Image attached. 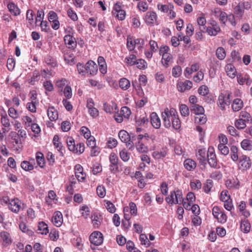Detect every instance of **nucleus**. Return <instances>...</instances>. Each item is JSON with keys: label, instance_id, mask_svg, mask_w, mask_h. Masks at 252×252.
Wrapping results in <instances>:
<instances>
[{"label": "nucleus", "instance_id": "obj_21", "mask_svg": "<svg viewBox=\"0 0 252 252\" xmlns=\"http://www.w3.org/2000/svg\"><path fill=\"white\" fill-rule=\"evenodd\" d=\"M53 142L55 147L60 152V155L63 156L64 149L63 148L62 143L59 142V137L58 135H55L53 138Z\"/></svg>", "mask_w": 252, "mask_h": 252}, {"label": "nucleus", "instance_id": "obj_49", "mask_svg": "<svg viewBox=\"0 0 252 252\" xmlns=\"http://www.w3.org/2000/svg\"><path fill=\"white\" fill-rule=\"evenodd\" d=\"M19 228L23 232L27 233L29 235L33 234V231L29 229L28 226L23 222L20 223Z\"/></svg>", "mask_w": 252, "mask_h": 252}, {"label": "nucleus", "instance_id": "obj_46", "mask_svg": "<svg viewBox=\"0 0 252 252\" xmlns=\"http://www.w3.org/2000/svg\"><path fill=\"white\" fill-rule=\"evenodd\" d=\"M135 65L139 69L144 70L147 67V63L144 60L141 59H137Z\"/></svg>", "mask_w": 252, "mask_h": 252}, {"label": "nucleus", "instance_id": "obj_27", "mask_svg": "<svg viewBox=\"0 0 252 252\" xmlns=\"http://www.w3.org/2000/svg\"><path fill=\"white\" fill-rule=\"evenodd\" d=\"M227 75L230 77L233 78L236 76V70L233 65L231 63L227 64L225 67Z\"/></svg>", "mask_w": 252, "mask_h": 252}, {"label": "nucleus", "instance_id": "obj_54", "mask_svg": "<svg viewBox=\"0 0 252 252\" xmlns=\"http://www.w3.org/2000/svg\"><path fill=\"white\" fill-rule=\"evenodd\" d=\"M139 239L142 245L145 246L146 247H148L150 246L151 243L148 240L146 234H141L140 235Z\"/></svg>", "mask_w": 252, "mask_h": 252}, {"label": "nucleus", "instance_id": "obj_39", "mask_svg": "<svg viewBox=\"0 0 252 252\" xmlns=\"http://www.w3.org/2000/svg\"><path fill=\"white\" fill-rule=\"evenodd\" d=\"M37 230L42 234H46L49 232L47 224L43 221L38 223Z\"/></svg>", "mask_w": 252, "mask_h": 252}, {"label": "nucleus", "instance_id": "obj_33", "mask_svg": "<svg viewBox=\"0 0 252 252\" xmlns=\"http://www.w3.org/2000/svg\"><path fill=\"white\" fill-rule=\"evenodd\" d=\"M135 146L137 151L140 153H147L148 151V147L142 141L136 142L135 144Z\"/></svg>", "mask_w": 252, "mask_h": 252}, {"label": "nucleus", "instance_id": "obj_14", "mask_svg": "<svg viewBox=\"0 0 252 252\" xmlns=\"http://www.w3.org/2000/svg\"><path fill=\"white\" fill-rule=\"evenodd\" d=\"M208 162L210 166L216 167L217 165V161L216 155L214 152L213 148H209L208 151Z\"/></svg>", "mask_w": 252, "mask_h": 252}, {"label": "nucleus", "instance_id": "obj_29", "mask_svg": "<svg viewBox=\"0 0 252 252\" xmlns=\"http://www.w3.org/2000/svg\"><path fill=\"white\" fill-rule=\"evenodd\" d=\"M21 120L26 128L31 127L33 123L34 122L31 117L27 115L23 116Z\"/></svg>", "mask_w": 252, "mask_h": 252}, {"label": "nucleus", "instance_id": "obj_35", "mask_svg": "<svg viewBox=\"0 0 252 252\" xmlns=\"http://www.w3.org/2000/svg\"><path fill=\"white\" fill-rule=\"evenodd\" d=\"M120 87L123 90H127L130 86V81L126 78H123L119 81Z\"/></svg>", "mask_w": 252, "mask_h": 252}, {"label": "nucleus", "instance_id": "obj_4", "mask_svg": "<svg viewBox=\"0 0 252 252\" xmlns=\"http://www.w3.org/2000/svg\"><path fill=\"white\" fill-rule=\"evenodd\" d=\"M214 217L217 219L219 222L224 223L226 221L227 216L218 206H214L212 210Z\"/></svg>", "mask_w": 252, "mask_h": 252}, {"label": "nucleus", "instance_id": "obj_41", "mask_svg": "<svg viewBox=\"0 0 252 252\" xmlns=\"http://www.w3.org/2000/svg\"><path fill=\"white\" fill-rule=\"evenodd\" d=\"M242 148L245 150L251 151L252 150V144L250 140L245 139L241 142Z\"/></svg>", "mask_w": 252, "mask_h": 252}, {"label": "nucleus", "instance_id": "obj_9", "mask_svg": "<svg viewBox=\"0 0 252 252\" xmlns=\"http://www.w3.org/2000/svg\"><path fill=\"white\" fill-rule=\"evenodd\" d=\"M211 26L207 27L206 32L211 36H216L220 31V28L216 21L213 20L210 22Z\"/></svg>", "mask_w": 252, "mask_h": 252}, {"label": "nucleus", "instance_id": "obj_10", "mask_svg": "<svg viewBox=\"0 0 252 252\" xmlns=\"http://www.w3.org/2000/svg\"><path fill=\"white\" fill-rule=\"evenodd\" d=\"M168 151L167 148L162 147L155 150L152 153V156L156 160L162 159L167 155Z\"/></svg>", "mask_w": 252, "mask_h": 252}, {"label": "nucleus", "instance_id": "obj_6", "mask_svg": "<svg viewBox=\"0 0 252 252\" xmlns=\"http://www.w3.org/2000/svg\"><path fill=\"white\" fill-rule=\"evenodd\" d=\"M86 74H89L94 76L96 75L98 71V67L97 64L94 61L90 60L87 62L85 64Z\"/></svg>", "mask_w": 252, "mask_h": 252}, {"label": "nucleus", "instance_id": "obj_36", "mask_svg": "<svg viewBox=\"0 0 252 252\" xmlns=\"http://www.w3.org/2000/svg\"><path fill=\"white\" fill-rule=\"evenodd\" d=\"M137 59L135 55L131 54L125 58V62L127 65L132 66L136 64Z\"/></svg>", "mask_w": 252, "mask_h": 252}, {"label": "nucleus", "instance_id": "obj_1", "mask_svg": "<svg viewBox=\"0 0 252 252\" xmlns=\"http://www.w3.org/2000/svg\"><path fill=\"white\" fill-rule=\"evenodd\" d=\"M161 116L163 125L166 128H169L172 126L177 130L181 127V123L178 112L174 108H165L161 112Z\"/></svg>", "mask_w": 252, "mask_h": 252}, {"label": "nucleus", "instance_id": "obj_34", "mask_svg": "<svg viewBox=\"0 0 252 252\" xmlns=\"http://www.w3.org/2000/svg\"><path fill=\"white\" fill-rule=\"evenodd\" d=\"M240 228L242 231L244 233H248L251 229V225L249 221L246 219L242 220Z\"/></svg>", "mask_w": 252, "mask_h": 252}, {"label": "nucleus", "instance_id": "obj_60", "mask_svg": "<svg viewBox=\"0 0 252 252\" xmlns=\"http://www.w3.org/2000/svg\"><path fill=\"white\" fill-rule=\"evenodd\" d=\"M198 92L199 94L203 96H205L209 94V90L207 86L202 85L198 88Z\"/></svg>", "mask_w": 252, "mask_h": 252}, {"label": "nucleus", "instance_id": "obj_16", "mask_svg": "<svg viewBox=\"0 0 252 252\" xmlns=\"http://www.w3.org/2000/svg\"><path fill=\"white\" fill-rule=\"evenodd\" d=\"M157 14L153 11H149L146 13L145 20L146 23L149 25H153L157 22Z\"/></svg>", "mask_w": 252, "mask_h": 252}, {"label": "nucleus", "instance_id": "obj_40", "mask_svg": "<svg viewBox=\"0 0 252 252\" xmlns=\"http://www.w3.org/2000/svg\"><path fill=\"white\" fill-rule=\"evenodd\" d=\"M36 159L37 164L41 167H44L45 165V159L43 155L41 152H37L36 154Z\"/></svg>", "mask_w": 252, "mask_h": 252}, {"label": "nucleus", "instance_id": "obj_56", "mask_svg": "<svg viewBox=\"0 0 252 252\" xmlns=\"http://www.w3.org/2000/svg\"><path fill=\"white\" fill-rule=\"evenodd\" d=\"M206 121L207 119L204 113L197 115L195 117V122L197 124H203L206 123Z\"/></svg>", "mask_w": 252, "mask_h": 252}, {"label": "nucleus", "instance_id": "obj_13", "mask_svg": "<svg viewBox=\"0 0 252 252\" xmlns=\"http://www.w3.org/2000/svg\"><path fill=\"white\" fill-rule=\"evenodd\" d=\"M118 158L117 156L114 153H111L109 156V161L111 163L110 165V169L112 172H115L118 170Z\"/></svg>", "mask_w": 252, "mask_h": 252}, {"label": "nucleus", "instance_id": "obj_37", "mask_svg": "<svg viewBox=\"0 0 252 252\" xmlns=\"http://www.w3.org/2000/svg\"><path fill=\"white\" fill-rule=\"evenodd\" d=\"M8 9L11 13L15 16L20 14V11L18 7L13 3H9L7 5Z\"/></svg>", "mask_w": 252, "mask_h": 252}, {"label": "nucleus", "instance_id": "obj_15", "mask_svg": "<svg viewBox=\"0 0 252 252\" xmlns=\"http://www.w3.org/2000/svg\"><path fill=\"white\" fill-rule=\"evenodd\" d=\"M64 41L68 48L74 49L77 45L76 39L73 36L65 35L64 37Z\"/></svg>", "mask_w": 252, "mask_h": 252}, {"label": "nucleus", "instance_id": "obj_55", "mask_svg": "<svg viewBox=\"0 0 252 252\" xmlns=\"http://www.w3.org/2000/svg\"><path fill=\"white\" fill-rule=\"evenodd\" d=\"M180 111L182 116L186 117L189 115V109L188 107L185 104L180 105Z\"/></svg>", "mask_w": 252, "mask_h": 252}, {"label": "nucleus", "instance_id": "obj_22", "mask_svg": "<svg viewBox=\"0 0 252 252\" xmlns=\"http://www.w3.org/2000/svg\"><path fill=\"white\" fill-rule=\"evenodd\" d=\"M172 62V56L171 54H166L162 56L161 63L164 67H168Z\"/></svg>", "mask_w": 252, "mask_h": 252}, {"label": "nucleus", "instance_id": "obj_43", "mask_svg": "<svg viewBox=\"0 0 252 252\" xmlns=\"http://www.w3.org/2000/svg\"><path fill=\"white\" fill-rule=\"evenodd\" d=\"M92 219L93 226L95 228L98 227L101 222V217L94 214L92 216Z\"/></svg>", "mask_w": 252, "mask_h": 252}, {"label": "nucleus", "instance_id": "obj_62", "mask_svg": "<svg viewBox=\"0 0 252 252\" xmlns=\"http://www.w3.org/2000/svg\"><path fill=\"white\" fill-rule=\"evenodd\" d=\"M77 69L78 72L79 74L82 76L86 75V67L85 64H83L82 63H78L77 64Z\"/></svg>", "mask_w": 252, "mask_h": 252}, {"label": "nucleus", "instance_id": "obj_50", "mask_svg": "<svg viewBox=\"0 0 252 252\" xmlns=\"http://www.w3.org/2000/svg\"><path fill=\"white\" fill-rule=\"evenodd\" d=\"M66 143L68 148L70 151L72 152L75 150V144L74 140L71 137H69L66 139Z\"/></svg>", "mask_w": 252, "mask_h": 252}, {"label": "nucleus", "instance_id": "obj_51", "mask_svg": "<svg viewBox=\"0 0 252 252\" xmlns=\"http://www.w3.org/2000/svg\"><path fill=\"white\" fill-rule=\"evenodd\" d=\"M216 56L219 60L224 59L226 56L224 49L222 47H219L216 50Z\"/></svg>", "mask_w": 252, "mask_h": 252}, {"label": "nucleus", "instance_id": "obj_61", "mask_svg": "<svg viewBox=\"0 0 252 252\" xmlns=\"http://www.w3.org/2000/svg\"><path fill=\"white\" fill-rule=\"evenodd\" d=\"M36 101H32V102H29L27 104V108L29 111L32 113H35L36 111Z\"/></svg>", "mask_w": 252, "mask_h": 252}, {"label": "nucleus", "instance_id": "obj_25", "mask_svg": "<svg viewBox=\"0 0 252 252\" xmlns=\"http://www.w3.org/2000/svg\"><path fill=\"white\" fill-rule=\"evenodd\" d=\"M0 122L2 126L4 127L3 128H5L9 130H10L11 126L10 120L6 114L1 115Z\"/></svg>", "mask_w": 252, "mask_h": 252}, {"label": "nucleus", "instance_id": "obj_23", "mask_svg": "<svg viewBox=\"0 0 252 252\" xmlns=\"http://www.w3.org/2000/svg\"><path fill=\"white\" fill-rule=\"evenodd\" d=\"M47 115L51 121H55L58 118V112L54 107H49L47 110Z\"/></svg>", "mask_w": 252, "mask_h": 252}, {"label": "nucleus", "instance_id": "obj_24", "mask_svg": "<svg viewBox=\"0 0 252 252\" xmlns=\"http://www.w3.org/2000/svg\"><path fill=\"white\" fill-rule=\"evenodd\" d=\"M206 150L205 149H199L196 154V157L202 164H206Z\"/></svg>", "mask_w": 252, "mask_h": 252}, {"label": "nucleus", "instance_id": "obj_42", "mask_svg": "<svg viewBox=\"0 0 252 252\" xmlns=\"http://www.w3.org/2000/svg\"><path fill=\"white\" fill-rule=\"evenodd\" d=\"M244 13V9L240 5L239 3L236 5L234 8V13L236 17L241 18Z\"/></svg>", "mask_w": 252, "mask_h": 252}, {"label": "nucleus", "instance_id": "obj_28", "mask_svg": "<svg viewBox=\"0 0 252 252\" xmlns=\"http://www.w3.org/2000/svg\"><path fill=\"white\" fill-rule=\"evenodd\" d=\"M119 137L122 142L127 143L129 141L130 136L128 133L125 130H121L118 134Z\"/></svg>", "mask_w": 252, "mask_h": 252}, {"label": "nucleus", "instance_id": "obj_2", "mask_svg": "<svg viewBox=\"0 0 252 252\" xmlns=\"http://www.w3.org/2000/svg\"><path fill=\"white\" fill-rule=\"evenodd\" d=\"M165 200L169 204H180L183 201L182 191L179 189L172 191L170 195L166 197Z\"/></svg>", "mask_w": 252, "mask_h": 252}, {"label": "nucleus", "instance_id": "obj_47", "mask_svg": "<svg viewBox=\"0 0 252 252\" xmlns=\"http://www.w3.org/2000/svg\"><path fill=\"white\" fill-rule=\"evenodd\" d=\"M8 115L13 119H16L19 117V113L13 107H10L8 110Z\"/></svg>", "mask_w": 252, "mask_h": 252}, {"label": "nucleus", "instance_id": "obj_44", "mask_svg": "<svg viewBox=\"0 0 252 252\" xmlns=\"http://www.w3.org/2000/svg\"><path fill=\"white\" fill-rule=\"evenodd\" d=\"M124 218L125 220V221H126L127 222V223H125V221L123 220V223L124 224V225H127L128 226H130L131 223L129 222L130 219V216L128 214L129 213V208L128 207H125L124 209Z\"/></svg>", "mask_w": 252, "mask_h": 252}, {"label": "nucleus", "instance_id": "obj_32", "mask_svg": "<svg viewBox=\"0 0 252 252\" xmlns=\"http://www.w3.org/2000/svg\"><path fill=\"white\" fill-rule=\"evenodd\" d=\"M190 111L193 112L196 115L203 114L204 112V108L198 104L192 105L190 107Z\"/></svg>", "mask_w": 252, "mask_h": 252}, {"label": "nucleus", "instance_id": "obj_19", "mask_svg": "<svg viewBox=\"0 0 252 252\" xmlns=\"http://www.w3.org/2000/svg\"><path fill=\"white\" fill-rule=\"evenodd\" d=\"M225 186L229 189H238L240 187V182L237 179H229L225 181Z\"/></svg>", "mask_w": 252, "mask_h": 252}, {"label": "nucleus", "instance_id": "obj_30", "mask_svg": "<svg viewBox=\"0 0 252 252\" xmlns=\"http://www.w3.org/2000/svg\"><path fill=\"white\" fill-rule=\"evenodd\" d=\"M157 6L159 10L164 13H167L169 10H171L172 9H174V6L171 3H169L168 4H162L159 3L158 4Z\"/></svg>", "mask_w": 252, "mask_h": 252}, {"label": "nucleus", "instance_id": "obj_12", "mask_svg": "<svg viewBox=\"0 0 252 252\" xmlns=\"http://www.w3.org/2000/svg\"><path fill=\"white\" fill-rule=\"evenodd\" d=\"M192 86V82L189 80H186L185 82L178 81L177 84V90L180 92H184L190 90Z\"/></svg>", "mask_w": 252, "mask_h": 252}, {"label": "nucleus", "instance_id": "obj_63", "mask_svg": "<svg viewBox=\"0 0 252 252\" xmlns=\"http://www.w3.org/2000/svg\"><path fill=\"white\" fill-rule=\"evenodd\" d=\"M251 118V115L247 112L245 111H242L240 112L239 119L243 120V121L246 123L249 122Z\"/></svg>", "mask_w": 252, "mask_h": 252}, {"label": "nucleus", "instance_id": "obj_64", "mask_svg": "<svg viewBox=\"0 0 252 252\" xmlns=\"http://www.w3.org/2000/svg\"><path fill=\"white\" fill-rule=\"evenodd\" d=\"M181 72L182 68L180 66L177 65L172 68V74L175 78L179 77L181 74Z\"/></svg>", "mask_w": 252, "mask_h": 252}, {"label": "nucleus", "instance_id": "obj_48", "mask_svg": "<svg viewBox=\"0 0 252 252\" xmlns=\"http://www.w3.org/2000/svg\"><path fill=\"white\" fill-rule=\"evenodd\" d=\"M220 199L223 202L231 200L230 196L227 190H222L220 195Z\"/></svg>", "mask_w": 252, "mask_h": 252}, {"label": "nucleus", "instance_id": "obj_59", "mask_svg": "<svg viewBox=\"0 0 252 252\" xmlns=\"http://www.w3.org/2000/svg\"><path fill=\"white\" fill-rule=\"evenodd\" d=\"M96 192L98 196L103 198L106 195V189L105 187L102 185L97 186L96 188Z\"/></svg>", "mask_w": 252, "mask_h": 252}, {"label": "nucleus", "instance_id": "obj_20", "mask_svg": "<svg viewBox=\"0 0 252 252\" xmlns=\"http://www.w3.org/2000/svg\"><path fill=\"white\" fill-rule=\"evenodd\" d=\"M63 215L59 211L55 212L52 219L53 223L56 226H60L63 222Z\"/></svg>", "mask_w": 252, "mask_h": 252}, {"label": "nucleus", "instance_id": "obj_17", "mask_svg": "<svg viewBox=\"0 0 252 252\" xmlns=\"http://www.w3.org/2000/svg\"><path fill=\"white\" fill-rule=\"evenodd\" d=\"M237 81L241 85L246 84L250 86L252 84V79L247 74L237 75Z\"/></svg>", "mask_w": 252, "mask_h": 252}, {"label": "nucleus", "instance_id": "obj_45", "mask_svg": "<svg viewBox=\"0 0 252 252\" xmlns=\"http://www.w3.org/2000/svg\"><path fill=\"white\" fill-rule=\"evenodd\" d=\"M85 151V145L83 143H77L75 145V150L73 151L72 152L77 154H81Z\"/></svg>", "mask_w": 252, "mask_h": 252}, {"label": "nucleus", "instance_id": "obj_52", "mask_svg": "<svg viewBox=\"0 0 252 252\" xmlns=\"http://www.w3.org/2000/svg\"><path fill=\"white\" fill-rule=\"evenodd\" d=\"M80 211L82 214V216L85 218H87L90 215V209L86 205L82 206L80 208Z\"/></svg>", "mask_w": 252, "mask_h": 252}, {"label": "nucleus", "instance_id": "obj_7", "mask_svg": "<svg viewBox=\"0 0 252 252\" xmlns=\"http://www.w3.org/2000/svg\"><path fill=\"white\" fill-rule=\"evenodd\" d=\"M103 235L98 231H95L92 233L90 236V240L92 244L95 246H99L103 242Z\"/></svg>", "mask_w": 252, "mask_h": 252}, {"label": "nucleus", "instance_id": "obj_31", "mask_svg": "<svg viewBox=\"0 0 252 252\" xmlns=\"http://www.w3.org/2000/svg\"><path fill=\"white\" fill-rule=\"evenodd\" d=\"M184 165L185 168L189 171L192 170L196 167L195 162L190 158L186 159L184 161Z\"/></svg>", "mask_w": 252, "mask_h": 252}, {"label": "nucleus", "instance_id": "obj_5", "mask_svg": "<svg viewBox=\"0 0 252 252\" xmlns=\"http://www.w3.org/2000/svg\"><path fill=\"white\" fill-rule=\"evenodd\" d=\"M112 13L119 20H123L125 19L126 12L122 9L121 5L119 3H116L114 4Z\"/></svg>", "mask_w": 252, "mask_h": 252}, {"label": "nucleus", "instance_id": "obj_11", "mask_svg": "<svg viewBox=\"0 0 252 252\" xmlns=\"http://www.w3.org/2000/svg\"><path fill=\"white\" fill-rule=\"evenodd\" d=\"M0 241L2 245L4 247H7L12 243V240L11 235L7 231H1L0 233Z\"/></svg>", "mask_w": 252, "mask_h": 252}, {"label": "nucleus", "instance_id": "obj_38", "mask_svg": "<svg viewBox=\"0 0 252 252\" xmlns=\"http://www.w3.org/2000/svg\"><path fill=\"white\" fill-rule=\"evenodd\" d=\"M238 149L236 146H232L230 148L231 158L233 161H237L238 160Z\"/></svg>", "mask_w": 252, "mask_h": 252}, {"label": "nucleus", "instance_id": "obj_53", "mask_svg": "<svg viewBox=\"0 0 252 252\" xmlns=\"http://www.w3.org/2000/svg\"><path fill=\"white\" fill-rule=\"evenodd\" d=\"M45 63L51 65L52 67H56L57 65V63L56 60L53 57L47 56L45 59Z\"/></svg>", "mask_w": 252, "mask_h": 252}, {"label": "nucleus", "instance_id": "obj_58", "mask_svg": "<svg viewBox=\"0 0 252 252\" xmlns=\"http://www.w3.org/2000/svg\"><path fill=\"white\" fill-rule=\"evenodd\" d=\"M218 149L222 155L226 156L229 152V149L227 146L223 144H219L218 145Z\"/></svg>", "mask_w": 252, "mask_h": 252}, {"label": "nucleus", "instance_id": "obj_18", "mask_svg": "<svg viewBox=\"0 0 252 252\" xmlns=\"http://www.w3.org/2000/svg\"><path fill=\"white\" fill-rule=\"evenodd\" d=\"M151 123L155 128H159L161 126L160 119L156 112H152L151 114Z\"/></svg>", "mask_w": 252, "mask_h": 252}, {"label": "nucleus", "instance_id": "obj_57", "mask_svg": "<svg viewBox=\"0 0 252 252\" xmlns=\"http://www.w3.org/2000/svg\"><path fill=\"white\" fill-rule=\"evenodd\" d=\"M21 167L25 171H30L33 169V166L29 161L25 160L21 162Z\"/></svg>", "mask_w": 252, "mask_h": 252}, {"label": "nucleus", "instance_id": "obj_26", "mask_svg": "<svg viewBox=\"0 0 252 252\" xmlns=\"http://www.w3.org/2000/svg\"><path fill=\"white\" fill-rule=\"evenodd\" d=\"M243 106V101L240 98H236L233 101L232 108L234 111H238L242 108Z\"/></svg>", "mask_w": 252, "mask_h": 252}, {"label": "nucleus", "instance_id": "obj_8", "mask_svg": "<svg viewBox=\"0 0 252 252\" xmlns=\"http://www.w3.org/2000/svg\"><path fill=\"white\" fill-rule=\"evenodd\" d=\"M252 165L251 159L246 155H242L240 157L238 166L240 169L245 170L250 168Z\"/></svg>", "mask_w": 252, "mask_h": 252}, {"label": "nucleus", "instance_id": "obj_3", "mask_svg": "<svg viewBox=\"0 0 252 252\" xmlns=\"http://www.w3.org/2000/svg\"><path fill=\"white\" fill-rule=\"evenodd\" d=\"M8 208L12 212L18 213L24 208V204L18 198L11 199L9 201Z\"/></svg>", "mask_w": 252, "mask_h": 252}]
</instances>
